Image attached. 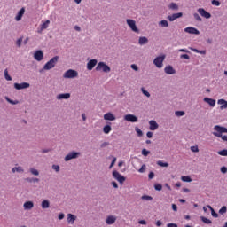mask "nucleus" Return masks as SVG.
<instances>
[{"instance_id":"nucleus-5","label":"nucleus","mask_w":227,"mask_h":227,"mask_svg":"<svg viewBox=\"0 0 227 227\" xmlns=\"http://www.w3.org/2000/svg\"><path fill=\"white\" fill-rule=\"evenodd\" d=\"M164 59H166V55L159 56L154 59L153 63L157 68H162Z\"/></svg>"},{"instance_id":"nucleus-30","label":"nucleus","mask_w":227,"mask_h":227,"mask_svg":"<svg viewBox=\"0 0 227 227\" xmlns=\"http://www.w3.org/2000/svg\"><path fill=\"white\" fill-rule=\"evenodd\" d=\"M159 26H161V27H168L169 23L168 22V20H163L159 22Z\"/></svg>"},{"instance_id":"nucleus-18","label":"nucleus","mask_w":227,"mask_h":227,"mask_svg":"<svg viewBox=\"0 0 227 227\" xmlns=\"http://www.w3.org/2000/svg\"><path fill=\"white\" fill-rule=\"evenodd\" d=\"M33 207H35V204L33 203V201H27L23 205L24 210H31Z\"/></svg>"},{"instance_id":"nucleus-37","label":"nucleus","mask_w":227,"mask_h":227,"mask_svg":"<svg viewBox=\"0 0 227 227\" xmlns=\"http://www.w3.org/2000/svg\"><path fill=\"white\" fill-rule=\"evenodd\" d=\"M201 221H202L203 223H205V224H212V221H211L210 219H207V218L205 217V216H202V217H201Z\"/></svg>"},{"instance_id":"nucleus-6","label":"nucleus","mask_w":227,"mask_h":227,"mask_svg":"<svg viewBox=\"0 0 227 227\" xmlns=\"http://www.w3.org/2000/svg\"><path fill=\"white\" fill-rule=\"evenodd\" d=\"M126 22L130 27L131 31H133L134 33H139V28H137V26H136V20L128 19L126 20Z\"/></svg>"},{"instance_id":"nucleus-12","label":"nucleus","mask_w":227,"mask_h":227,"mask_svg":"<svg viewBox=\"0 0 227 227\" xmlns=\"http://www.w3.org/2000/svg\"><path fill=\"white\" fill-rule=\"evenodd\" d=\"M15 90H26V88H29V83L22 82V83H14Z\"/></svg>"},{"instance_id":"nucleus-46","label":"nucleus","mask_w":227,"mask_h":227,"mask_svg":"<svg viewBox=\"0 0 227 227\" xmlns=\"http://www.w3.org/2000/svg\"><path fill=\"white\" fill-rule=\"evenodd\" d=\"M6 100H7V102H9V104H12V106L19 104V101H17V100L13 101V100L10 99L9 98H6Z\"/></svg>"},{"instance_id":"nucleus-38","label":"nucleus","mask_w":227,"mask_h":227,"mask_svg":"<svg viewBox=\"0 0 227 227\" xmlns=\"http://www.w3.org/2000/svg\"><path fill=\"white\" fill-rule=\"evenodd\" d=\"M4 77H5L6 81H12V76H10V74H8V69L4 70Z\"/></svg>"},{"instance_id":"nucleus-31","label":"nucleus","mask_w":227,"mask_h":227,"mask_svg":"<svg viewBox=\"0 0 227 227\" xmlns=\"http://www.w3.org/2000/svg\"><path fill=\"white\" fill-rule=\"evenodd\" d=\"M157 165L160 166V168H168L169 164L168 162H164L162 160L157 161Z\"/></svg>"},{"instance_id":"nucleus-49","label":"nucleus","mask_w":227,"mask_h":227,"mask_svg":"<svg viewBox=\"0 0 227 227\" xmlns=\"http://www.w3.org/2000/svg\"><path fill=\"white\" fill-rule=\"evenodd\" d=\"M142 200H146L147 201H152L153 198H152V196L144 195V196H142Z\"/></svg>"},{"instance_id":"nucleus-7","label":"nucleus","mask_w":227,"mask_h":227,"mask_svg":"<svg viewBox=\"0 0 227 227\" xmlns=\"http://www.w3.org/2000/svg\"><path fill=\"white\" fill-rule=\"evenodd\" d=\"M113 176L119 184H123V182H125V176H121V174L116 170L113 172Z\"/></svg>"},{"instance_id":"nucleus-4","label":"nucleus","mask_w":227,"mask_h":227,"mask_svg":"<svg viewBox=\"0 0 227 227\" xmlns=\"http://www.w3.org/2000/svg\"><path fill=\"white\" fill-rule=\"evenodd\" d=\"M79 73L74 69H69L65 72L63 77L64 79H75V77H78Z\"/></svg>"},{"instance_id":"nucleus-2","label":"nucleus","mask_w":227,"mask_h":227,"mask_svg":"<svg viewBox=\"0 0 227 227\" xmlns=\"http://www.w3.org/2000/svg\"><path fill=\"white\" fill-rule=\"evenodd\" d=\"M59 59V57L55 56L51 59L44 66L43 70H52L54 67H56V63H58V60Z\"/></svg>"},{"instance_id":"nucleus-36","label":"nucleus","mask_w":227,"mask_h":227,"mask_svg":"<svg viewBox=\"0 0 227 227\" xmlns=\"http://www.w3.org/2000/svg\"><path fill=\"white\" fill-rule=\"evenodd\" d=\"M218 155H221L222 157H227V149L218 151Z\"/></svg>"},{"instance_id":"nucleus-51","label":"nucleus","mask_w":227,"mask_h":227,"mask_svg":"<svg viewBox=\"0 0 227 227\" xmlns=\"http://www.w3.org/2000/svg\"><path fill=\"white\" fill-rule=\"evenodd\" d=\"M16 44L20 47L22 45V37L19 38L16 42Z\"/></svg>"},{"instance_id":"nucleus-28","label":"nucleus","mask_w":227,"mask_h":227,"mask_svg":"<svg viewBox=\"0 0 227 227\" xmlns=\"http://www.w3.org/2000/svg\"><path fill=\"white\" fill-rule=\"evenodd\" d=\"M12 171V173H24V168L22 167H14Z\"/></svg>"},{"instance_id":"nucleus-16","label":"nucleus","mask_w":227,"mask_h":227,"mask_svg":"<svg viewBox=\"0 0 227 227\" xmlns=\"http://www.w3.org/2000/svg\"><path fill=\"white\" fill-rule=\"evenodd\" d=\"M97 59H91L87 63V70H91L97 66Z\"/></svg>"},{"instance_id":"nucleus-54","label":"nucleus","mask_w":227,"mask_h":227,"mask_svg":"<svg viewBox=\"0 0 227 227\" xmlns=\"http://www.w3.org/2000/svg\"><path fill=\"white\" fill-rule=\"evenodd\" d=\"M136 132L137 134H138L139 137L143 136V131L139 128L136 129Z\"/></svg>"},{"instance_id":"nucleus-23","label":"nucleus","mask_w":227,"mask_h":227,"mask_svg":"<svg viewBox=\"0 0 227 227\" xmlns=\"http://www.w3.org/2000/svg\"><path fill=\"white\" fill-rule=\"evenodd\" d=\"M204 102L211 106V107H215V99L210 98H204Z\"/></svg>"},{"instance_id":"nucleus-44","label":"nucleus","mask_w":227,"mask_h":227,"mask_svg":"<svg viewBox=\"0 0 227 227\" xmlns=\"http://www.w3.org/2000/svg\"><path fill=\"white\" fill-rule=\"evenodd\" d=\"M226 211H227V207H226V206H223L222 207H221V209L219 210V214H226Z\"/></svg>"},{"instance_id":"nucleus-1","label":"nucleus","mask_w":227,"mask_h":227,"mask_svg":"<svg viewBox=\"0 0 227 227\" xmlns=\"http://www.w3.org/2000/svg\"><path fill=\"white\" fill-rule=\"evenodd\" d=\"M214 130H215V132H213V134L215 136V137H221V139H223V141H227V136L226 135L223 136V134H227V128H224V127L219 126V125H215L214 127Z\"/></svg>"},{"instance_id":"nucleus-48","label":"nucleus","mask_w":227,"mask_h":227,"mask_svg":"<svg viewBox=\"0 0 227 227\" xmlns=\"http://www.w3.org/2000/svg\"><path fill=\"white\" fill-rule=\"evenodd\" d=\"M145 171H146V165L144 164L140 169H138V173H145Z\"/></svg>"},{"instance_id":"nucleus-55","label":"nucleus","mask_w":227,"mask_h":227,"mask_svg":"<svg viewBox=\"0 0 227 227\" xmlns=\"http://www.w3.org/2000/svg\"><path fill=\"white\" fill-rule=\"evenodd\" d=\"M189 55H187V54H182L181 56H180V59H189Z\"/></svg>"},{"instance_id":"nucleus-8","label":"nucleus","mask_w":227,"mask_h":227,"mask_svg":"<svg viewBox=\"0 0 227 227\" xmlns=\"http://www.w3.org/2000/svg\"><path fill=\"white\" fill-rule=\"evenodd\" d=\"M124 120L126 121H130L131 123H137L138 119L136 115L129 114L124 116Z\"/></svg>"},{"instance_id":"nucleus-64","label":"nucleus","mask_w":227,"mask_h":227,"mask_svg":"<svg viewBox=\"0 0 227 227\" xmlns=\"http://www.w3.org/2000/svg\"><path fill=\"white\" fill-rule=\"evenodd\" d=\"M112 185L114 187V189H118V184L116 182L113 181Z\"/></svg>"},{"instance_id":"nucleus-57","label":"nucleus","mask_w":227,"mask_h":227,"mask_svg":"<svg viewBox=\"0 0 227 227\" xmlns=\"http://www.w3.org/2000/svg\"><path fill=\"white\" fill-rule=\"evenodd\" d=\"M154 176H155V173H153V172H150L148 175L149 180H152Z\"/></svg>"},{"instance_id":"nucleus-32","label":"nucleus","mask_w":227,"mask_h":227,"mask_svg":"<svg viewBox=\"0 0 227 227\" xmlns=\"http://www.w3.org/2000/svg\"><path fill=\"white\" fill-rule=\"evenodd\" d=\"M111 130H113V129L111 128L110 125H106L104 128H103V132L105 134H109V132H111Z\"/></svg>"},{"instance_id":"nucleus-60","label":"nucleus","mask_w":227,"mask_h":227,"mask_svg":"<svg viewBox=\"0 0 227 227\" xmlns=\"http://www.w3.org/2000/svg\"><path fill=\"white\" fill-rule=\"evenodd\" d=\"M59 221H61L62 219H65V214L60 213V214L59 215Z\"/></svg>"},{"instance_id":"nucleus-45","label":"nucleus","mask_w":227,"mask_h":227,"mask_svg":"<svg viewBox=\"0 0 227 227\" xmlns=\"http://www.w3.org/2000/svg\"><path fill=\"white\" fill-rule=\"evenodd\" d=\"M27 182H30V183H33V182H40V179L36 178V177H34V178H27L26 179Z\"/></svg>"},{"instance_id":"nucleus-9","label":"nucleus","mask_w":227,"mask_h":227,"mask_svg":"<svg viewBox=\"0 0 227 227\" xmlns=\"http://www.w3.org/2000/svg\"><path fill=\"white\" fill-rule=\"evenodd\" d=\"M198 12L200 15H201V17H204V19H210V17H212V14H210V12H207L203 8H199Z\"/></svg>"},{"instance_id":"nucleus-13","label":"nucleus","mask_w":227,"mask_h":227,"mask_svg":"<svg viewBox=\"0 0 227 227\" xmlns=\"http://www.w3.org/2000/svg\"><path fill=\"white\" fill-rule=\"evenodd\" d=\"M185 33H189V35H200V32L198 29L192 27H188L184 28Z\"/></svg>"},{"instance_id":"nucleus-39","label":"nucleus","mask_w":227,"mask_h":227,"mask_svg":"<svg viewBox=\"0 0 227 227\" xmlns=\"http://www.w3.org/2000/svg\"><path fill=\"white\" fill-rule=\"evenodd\" d=\"M155 191H162V184H154Z\"/></svg>"},{"instance_id":"nucleus-43","label":"nucleus","mask_w":227,"mask_h":227,"mask_svg":"<svg viewBox=\"0 0 227 227\" xmlns=\"http://www.w3.org/2000/svg\"><path fill=\"white\" fill-rule=\"evenodd\" d=\"M142 155H144V157H148V155H150V151H148L146 149H143Z\"/></svg>"},{"instance_id":"nucleus-56","label":"nucleus","mask_w":227,"mask_h":227,"mask_svg":"<svg viewBox=\"0 0 227 227\" xmlns=\"http://www.w3.org/2000/svg\"><path fill=\"white\" fill-rule=\"evenodd\" d=\"M114 164H116V157H114L110 164L109 168L111 169V168H113V166H114Z\"/></svg>"},{"instance_id":"nucleus-34","label":"nucleus","mask_w":227,"mask_h":227,"mask_svg":"<svg viewBox=\"0 0 227 227\" xmlns=\"http://www.w3.org/2000/svg\"><path fill=\"white\" fill-rule=\"evenodd\" d=\"M169 10H178V4L176 3H170L168 5Z\"/></svg>"},{"instance_id":"nucleus-27","label":"nucleus","mask_w":227,"mask_h":227,"mask_svg":"<svg viewBox=\"0 0 227 227\" xmlns=\"http://www.w3.org/2000/svg\"><path fill=\"white\" fill-rule=\"evenodd\" d=\"M51 24V20H47L45 22H43L41 25V31H43V29H47L49 27V25Z\"/></svg>"},{"instance_id":"nucleus-19","label":"nucleus","mask_w":227,"mask_h":227,"mask_svg":"<svg viewBox=\"0 0 227 227\" xmlns=\"http://www.w3.org/2000/svg\"><path fill=\"white\" fill-rule=\"evenodd\" d=\"M164 70L165 74H168V75H173V74H175V69L172 66H167Z\"/></svg>"},{"instance_id":"nucleus-40","label":"nucleus","mask_w":227,"mask_h":227,"mask_svg":"<svg viewBox=\"0 0 227 227\" xmlns=\"http://www.w3.org/2000/svg\"><path fill=\"white\" fill-rule=\"evenodd\" d=\"M30 173L32 175H35V176H38V175H40V173L38 172V170L35 169V168H30Z\"/></svg>"},{"instance_id":"nucleus-50","label":"nucleus","mask_w":227,"mask_h":227,"mask_svg":"<svg viewBox=\"0 0 227 227\" xmlns=\"http://www.w3.org/2000/svg\"><path fill=\"white\" fill-rule=\"evenodd\" d=\"M191 150H192V152H194V153L200 152V149L198 148L197 145L192 146V147H191Z\"/></svg>"},{"instance_id":"nucleus-21","label":"nucleus","mask_w":227,"mask_h":227,"mask_svg":"<svg viewBox=\"0 0 227 227\" xmlns=\"http://www.w3.org/2000/svg\"><path fill=\"white\" fill-rule=\"evenodd\" d=\"M150 130H157L159 129V124H157V121H150Z\"/></svg>"},{"instance_id":"nucleus-53","label":"nucleus","mask_w":227,"mask_h":227,"mask_svg":"<svg viewBox=\"0 0 227 227\" xmlns=\"http://www.w3.org/2000/svg\"><path fill=\"white\" fill-rule=\"evenodd\" d=\"M52 169H54L57 173L59 172V165H53Z\"/></svg>"},{"instance_id":"nucleus-59","label":"nucleus","mask_w":227,"mask_h":227,"mask_svg":"<svg viewBox=\"0 0 227 227\" xmlns=\"http://www.w3.org/2000/svg\"><path fill=\"white\" fill-rule=\"evenodd\" d=\"M142 91H143L144 95H145V97H150V92L145 90V89H142Z\"/></svg>"},{"instance_id":"nucleus-52","label":"nucleus","mask_w":227,"mask_h":227,"mask_svg":"<svg viewBox=\"0 0 227 227\" xmlns=\"http://www.w3.org/2000/svg\"><path fill=\"white\" fill-rule=\"evenodd\" d=\"M131 68H132V70H135V72H137V70H139V67H137V65H136V64H132Z\"/></svg>"},{"instance_id":"nucleus-61","label":"nucleus","mask_w":227,"mask_h":227,"mask_svg":"<svg viewBox=\"0 0 227 227\" xmlns=\"http://www.w3.org/2000/svg\"><path fill=\"white\" fill-rule=\"evenodd\" d=\"M167 227H178L176 223H168Z\"/></svg>"},{"instance_id":"nucleus-22","label":"nucleus","mask_w":227,"mask_h":227,"mask_svg":"<svg viewBox=\"0 0 227 227\" xmlns=\"http://www.w3.org/2000/svg\"><path fill=\"white\" fill-rule=\"evenodd\" d=\"M67 98H70V93L59 94L57 96L58 100H67Z\"/></svg>"},{"instance_id":"nucleus-11","label":"nucleus","mask_w":227,"mask_h":227,"mask_svg":"<svg viewBox=\"0 0 227 227\" xmlns=\"http://www.w3.org/2000/svg\"><path fill=\"white\" fill-rule=\"evenodd\" d=\"M79 153L71 152L65 157V160L68 162V160H72V159H77Z\"/></svg>"},{"instance_id":"nucleus-3","label":"nucleus","mask_w":227,"mask_h":227,"mask_svg":"<svg viewBox=\"0 0 227 227\" xmlns=\"http://www.w3.org/2000/svg\"><path fill=\"white\" fill-rule=\"evenodd\" d=\"M96 70H97V72H105V73L108 74V72H111V67H109V66H107L104 62H99L98 64V66L96 67Z\"/></svg>"},{"instance_id":"nucleus-62","label":"nucleus","mask_w":227,"mask_h":227,"mask_svg":"<svg viewBox=\"0 0 227 227\" xmlns=\"http://www.w3.org/2000/svg\"><path fill=\"white\" fill-rule=\"evenodd\" d=\"M221 173H227V168L226 167H222L221 168Z\"/></svg>"},{"instance_id":"nucleus-58","label":"nucleus","mask_w":227,"mask_h":227,"mask_svg":"<svg viewBox=\"0 0 227 227\" xmlns=\"http://www.w3.org/2000/svg\"><path fill=\"white\" fill-rule=\"evenodd\" d=\"M146 136H147V137H149V139H151V137H153V133L151 132V131H148V132L146 133Z\"/></svg>"},{"instance_id":"nucleus-15","label":"nucleus","mask_w":227,"mask_h":227,"mask_svg":"<svg viewBox=\"0 0 227 227\" xmlns=\"http://www.w3.org/2000/svg\"><path fill=\"white\" fill-rule=\"evenodd\" d=\"M104 120H106L108 121H114V120H116V117L112 113H106L104 115Z\"/></svg>"},{"instance_id":"nucleus-10","label":"nucleus","mask_w":227,"mask_h":227,"mask_svg":"<svg viewBox=\"0 0 227 227\" xmlns=\"http://www.w3.org/2000/svg\"><path fill=\"white\" fill-rule=\"evenodd\" d=\"M34 59L36 61H42V59H43V51H42V50L35 51L34 53Z\"/></svg>"},{"instance_id":"nucleus-42","label":"nucleus","mask_w":227,"mask_h":227,"mask_svg":"<svg viewBox=\"0 0 227 227\" xmlns=\"http://www.w3.org/2000/svg\"><path fill=\"white\" fill-rule=\"evenodd\" d=\"M211 4H213V6H221V2L217 0H212Z\"/></svg>"},{"instance_id":"nucleus-14","label":"nucleus","mask_w":227,"mask_h":227,"mask_svg":"<svg viewBox=\"0 0 227 227\" xmlns=\"http://www.w3.org/2000/svg\"><path fill=\"white\" fill-rule=\"evenodd\" d=\"M184 13L182 12H177L174 13L171 16H168V19L170 22H173L174 20H176V19H180V17H183Z\"/></svg>"},{"instance_id":"nucleus-25","label":"nucleus","mask_w":227,"mask_h":227,"mask_svg":"<svg viewBox=\"0 0 227 227\" xmlns=\"http://www.w3.org/2000/svg\"><path fill=\"white\" fill-rule=\"evenodd\" d=\"M75 215H72V214H68L67 215V223H71V224H74V223H75Z\"/></svg>"},{"instance_id":"nucleus-17","label":"nucleus","mask_w":227,"mask_h":227,"mask_svg":"<svg viewBox=\"0 0 227 227\" xmlns=\"http://www.w3.org/2000/svg\"><path fill=\"white\" fill-rule=\"evenodd\" d=\"M25 12H26V9H25L24 7H22V8L19 11L18 14H17L16 17H15L16 20H17V21L21 20H22V17L24 16V13H25Z\"/></svg>"},{"instance_id":"nucleus-20","label":"nucleus","mask_w":227,"mask_h":227,"mask_svg":"<svg viewBox=\"0 0 227 227\" xmlns=\"http://www.w3.org/2000/svg\"><path fill=\"white\" fill-rule=\"evenodd\" d=\"M106 224H114L116 223V216L110 215L106 220Z\"/></svg>"},{"instance_id":"nucleus-47","label":"nucleus","mask_w":227,"mask_h":227,"mask_svg":"<svg viewBox=\"0 0 227 227\" xmlns=\"http://www.w3.org/2000/svg\"><path fill=\"white\" fill-rule=\"evenodd\" d=\"M193 17H194L195 20H198V22H201L202 20H201V17H200V14L194 13Z\"/></svg>"},{"instance_id":"nucleus-33","label":"nucleus","mask_w":227,"mask_h":227,"mask_svg":"<svg viewBox=\"0 0 227 227\" xmlns=\"http://www.w3.org/2000/svg\"><path fill=\"white\" fill-rule=\"evenodd\" d=\"M207 207L209 208V210L211 211V215H213L214 217H219V215L215 213V211L211 207L210 205H207Z\"/></svg>"},{"instance_id":"nucleus-29","label":"nucleus","mask_w":227,"mask_h":227,"mask_svg":"<svg viewBox=\"0 0 227 227\" xmlns=\"http://www.w3.org/2000/svg\"><path fill=\"white\" fill-rule=\"evenodd\" d=\"M139 45H145V43H148V38L146 37H140L138 40Z\"/></svg>"},{"instance_id":"nucleus-63","label":"nucleus","mask_w":227,"mask_h":227,"mask_svg":"<svg viewBox=\"0 0 227 227\" xmlns=\"http://www.w3.org/2000/svg\"><path fill=\"white\" fill-rule=\"evenodd\" d=\"M172 209L174 210V212H176V210H178V207H176V204H172Z\"/></svg>"},{"instance_id":"nucleus-24","label":"nucleus","mask_w":227,"mask_h":227,"mask_svg":"<svg viewBox=\"0 0 227 227\" xmlns=\"http://www.w3.org/2000/svg\"><path fill=\"white\" fill-rule=\"evenodd\" d=\"M218 104L221 106L220 109H227V101L225 99H219Z\"/></svg>"},{"instance_id":"nucleus-26","label":"nucleus","mask_w":227,"mask_h":227,"mask_svg":"<svg viewBox=\"0 0 227 227\" xmlns=\"http://www.w3.org/2000/svg\"><path fill=\"white\" fill-rule=\"evenodd\" d=\"M42 208L45 209V208H49V207H51V202H49V200H43L42 204H41Z\"/></svg>"},{"instance_id":"nucleus-41","label":"nucleus","mask_w":227,"mask_h":227,"mask_svg":"<svg viewBox=\"0 0 227 227\" xmlns=\"http://www.w3.org/2000/svg\"><path fill=\"white\" fill-rule=\"evenodd\" d=\"M175 114H176V116H184L185 112L184 111H176Z\"/></svg>"},{"instance_id":"nucleus-35","label":"nucleus","mask_w":227,"mask_h":227,"mask_svg":"<svg viewBox=\"0 0 227 227\" xmlns=\"http://www.w3.org/2000/svg\"><path fill=\"white\" fill-rule=\"evenodd\" d=\"M181 180H182L183 182H192V179L191 176H183L181 177Z\"/></svg>"}]
</instances>
